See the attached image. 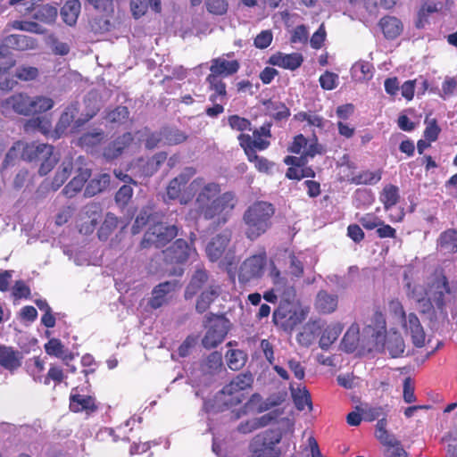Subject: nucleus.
Instances as JSON below:
<instances>
[{
  "mask_svg": "<svg viewBox=\"0 0 457 457\" xmlns=\"http://www.w3.org/2000/svg\"><path fill=\"white\" fill-rule=\"evenodd\" d=\"M21 158L27 162H40L38 174L47 175L59 162V154L52 145L45 143H26L23 145Z\"/></svg>",
  "mask_w": 457,
  "mask_h": 457,
  "instance_id": "5",
  "label": "nucleus"
},
{
  "mask_svg": "<svg viewBox=\"0 0 457 457\" xmlns=\"http://www.w3.org/2000/svg\"><path fill=\"white\" fill-rule=\"evenodd\" d=\"M12 28L35 34H43L45 32V29L36 21H15Z\"/></svg>",
  "mask_w": 457,
  "mask_h": 457,
  "instance_id": "63",
  "label": "nucleus"
},
{
  "mask_svg": "<svg viewBox=\"0 0 457 457\" xmlns=\"http://www.w3.org/2000/svg\"><path fill=\"white\" fill-rule=\"evenodd\" d=\"M404 348V341L401 335L394 333L387 338L385 337L384 347L379 352L386 350L392 358H398L403 353Z\"/></svg>",
  "mask_w": 457,
  "mask_h": 457,
  "instance_id": "45",
  "label": "nucleus"
},
{
  "mask_svg": "<svg viewBox=\"0 0 457 457\" xmlns=\"http://www.w3.org/2000/svg\"><path fill=\"white\" fill-rule=\"evenodd\" d=\"M228 123L232 129L237 131L244 132L245 130L252 129L251 121L248 119L241 117L237 114L228 116Z\"/></svg>",
  "mask_w": 457,
  "mask_h": 457,
  "instance_id": "60",
  "label": "nucleus"
},
{
  "mask_svg": "<svg viewBox=\"0 0 457 457\" xmlns=\"http://www.w3.org/2000/svg\"><path fill=\"white\" fill-rule=\"evenodd\" d=\"M167 161L166 152H158L151 158H139L137 161V166L140 176L151 177L156 173L160 167Z\"/></svg>",
  "mask_w": 457,
  "mask_h": 457,
  "instance_id": "21",
  "label": "nucleus"
},
{
  "mask_svg": "<svg viewBox=\"0 0 457 457\" xmlns=\"http://www.w3.org/2000/svg\"><path fill=\"white\" fill-rule=\"evenodd\" d=\"M110 184V175L107 173L100 174L97 178L89 180L85 189L87 196H94L104 191Z\"/></svg>",
  "mask_w": 457,
  "mask_h": 457,
  "instance_id": "51",
  "label": "nucleus"
},
{
  "mask_svg": "<svg viewBox=\"0 0 457 457\" xmlns=\"http://www.w3.org/2000/svg\"><path fill=\"white\" fill-rule=\"evenodd\" d=\"M240 64L237 60L228 61L224 58L218 57L211 61L210 74L217 78H225L237 72Z\"/></svg>",
  "mask_w": 457,
  "mask_h": 457,
  "instance_id": "24",
  "label": "nucleus"
},
{
  "mask_svg": "<svg viewBox=\"0 0 457 457\" xmlns=\"http://www.w3.org/2000/svg\"><path fill=\"white\" fill-rule=\"evenodd\" d=\"M79 112V103H71L62 112L59 120L57 121L54 132L57 137L63 135L71 124L74 121L75 116Z\"/></svg>",
  "mask_w": 457,
  "mask_h": 457,
  "instance_id": "36",
  "label": "nucleus"
},
{
  "mask_svg": "<svg viewBox=\"0 0 457 457\" xmlns=\"http://www.w3.org/2000/svg\"><path fill=\"white\" fill-rule=\"evenodd\" d=\"M222 289L219 283L212 282L208 287L203 289L196 298L195 311L199 314H203L209 310L212 303H213L221 295Z\"/></svg>",
  "mask_w": 457,
  "mask_h": 457,
  "instance_id": "17",
  "label": "nucleus"
},
{
  "mask_svg": "<svg viewBox=\"0 0 457 457\" xmlns=\"http://www.w3.org/2000/svg\"><path fill=\"white\" fill-rule=\"evenodd\" d=\"M73 170L71 158L64 159L59 166L55 175L51 182V188L54 191L58 190L71 176Z\"/></svg>",
  "mask_w": 457,
  "mask_h": 457,
  "instance_id": "43",
  "label": "nucleus"
},
{
  "mask_svg": "<svg viewBox=\"0 0 457 457\" xmlns=\"http://www.w3.org/2000/svg\"><path fill=\"white\" fill-rule=\"evenodd\" d=\"M379 200L386 211L395 206L400 200L399 187L393 184H386L379 194Z\"/></svg>",
  "mask_w": 457,
  "mask_h": 457,
  "instance_id": "44",
  "label": "nucleus"
},
{
  "mask_svg": "<svg viewBox=\"0 0 457 457\" xmlns=\"http://www.w3.org/2000/svg\"><path fill=\"white\" fill-rule=\"evenodd\" d=\"M179 234V228L175 225L166 226L157 222L148 228L141 240L142 248H162L175 238Z\"/></svg>",
  "mask_w": 457,
  "mask_h": 457,
  "instance_id": "9",
  "label": "nucleus"
},
{
  "mask_svg": "<svg viewBox=\"0 0 457 457\" xmlns=\"http://www.w3.org/2000/svg\"><path fill=\"white\" fill-rule=\"evenodd\" d=\"M222 355L220 352L211 353L200 364V370L203 374L213 376L221 371Z\"/></svg>",
  "mask_w": 457,
  "mask_h": 457,
  "instance_id": "40",
  "label": "nucleus"
},
{
  "mask_svg": "<svg viewBox=\"0 0 457 457\" xmlns=\"http://www.w3.org/2000/svg\"><path fill=\"white\" fill-rule=\"evenodd\" d=\"M338 305V296L336 294H328L325 290H320L316 296L315 308L323 314L334 312Z\"/></svg>",
  "mask_w": 457,
  "mask_h": 457,
  "instance_id": "34",
  "label": "nucleus"
},
{
  "mask_svg": "<svg viewBox=\"0 0 457 457\" xmlns=\"http://www.w3.org/2000/svg\"><path fill=\"white\" fill-rule=\"evenodd\" d=\"M437 245L448 253H457V230L448 228L443 231L437 239Z\"/></svg>",
  "mask_w": 457,
  "mask_h": 457,
  "instance_id": "48",
  "label": "nucleus"
},
{
  "mask_svg": "<svg viewBox=\"0 0 457 457\" xmlns=\"http://www.w3.org/2000/svg\"><path fill=\"white\" fill-rule=\"evenodd\" d=\"M54 106L52 98L46 96L30 97L29 102V115L45 112Z\"/></svg>",
  "mask_w": 457,
  "mask_h": 457,
  "instance_id": "54",
  "label": "nucleus"
},
{
  "mask_svg": "<svg viewBox=\"0 0 457 457\" xmlns=\"http://www.w3.org/2000/svg\"><path fill=\"white\" fill-rule=\"evenodd\" d=\"M322 325L319 320H310L303 327L296 337L297 342L303 346H310L316 337L320 334Z\"/></svg>",
  "mask_w": 457,
  "mask_h": 457,
  "instance_id": "32",
  "label": "nucleus"
},
{
  "mask_svg": "<svg viewBox=\"0 0 457 457\" xmlns=\"http://www.w3.org/2000/svg\"><path fill=\"white\" fill-rule=\"evenodd\" d=\"M277 404V402L263 400L260 394L255 393L253 394L248 401L245 403L244 413H261L270 410L271 407L276 406Z\"/></svg>",
  "mask_w": 457,
  "mask_h": 457,
  "instance_id": "37",
  "label": "nucleus"
},
{
  "mask_svg": "<svg viewBox=\"0 0 457 457\" xmlns=\"http://www.w3.org/2000/svg\"><path fill=\"white\" fill-rule=\"evenodd\" d=\"M379 26L381 27L384 36L388 39H395L403 30L402 21L394 16H385L381 18Z\"/></svg>",
  "mask_w": 457,
  "mask_h": 457,
  "instance_id": "41",
  "label": "nucleus"
},
{
  "mask_svg": "<svg viewBox=\"0 0 457 457\" xmlns=\"http://www.w3.org/2000/svg\"><path fill=\"white\" fill-rule=\"evenodd\" d=\"M402 321L406 332L411 334L412 344L418 348L423 347L425 345L426 334L417 315L411 312Z\"/></svg>",
  "mask_w": 457,
  "mask_h": 457,
  "instance_id": "20",
  "label": "nucleus"
},
{
  "mask_svg": "<svg viewBox=\"0 0 457 457\" xmlns=\"http://www.w3.org/2000/svg\"><path fill=\"white\" fill-rule=\"evenodd\" d=\"M271 122H265L253 130V135L241 133L237 137L239 145L243 148L247 160L254 163L259 172L270 173L274 163L267 158L257 154V151H264L270 145Z\"/></svg>",
  "mask_w": 457,
  "mask_h": 457,
  "instance_id": "2",
  "label": "nucleus"
},
{
  "mask_svg": "<svg viewBox=\"0 0 457 457\" xmlns=\"http://www.w3.org/2000/svg\"><path fill=\"white\" fill-rule=\"evenodd\" d=\"M342 332V327L339 324L329 325L324 329L321 328V336L320 338V347L328 350L330 345L338 338Z\"/></svg>",
  "mask_w": 457,
  "mask_h": 457,
  "instance_id": "49",
  "label": "nucleus"
},
{
  "mask_svg": "<svg viewBox=\"0 0 457 457\" xmlns=\"http://www.w3.org/2000/svg\"><path fill=\"white\" fill-rule=\"evenodd\" d=\"M263 105L267 114L278 122L287 120L291 114L289 108L280 101L269 99L263 102Z\"/></svg>",
  "mask_w": 457,
  "mask_h": 457,
  "instance_id": "38",
  "label": "nucleus"
},
{
  "mask_svg": "<svg viewBox=\"0 0 457 457\" xmlns=\"http://www.w3.org/2000/svg\"><path fill=\"white\" fill-rule=\"evenodd\" d=\"M294 402L295 407L299 411H303L306 406L310 411L312 409L311 395L305 388L303 391L300 390L297 394L294 395Z\"/></svg>",
  "mask_w": 457,
  "mask_h": 457,
  "instance_id": "62",
  "label": "nucleus"
},
{
  "mask_svg": "<svg viewBox=\"0 0 457 457\" xmlns=\"http://www.w3.org/2000/svg\"><path fill=\"white\" fill-rule=\"evenodd\" d=\"M191 189H195L194 210L199 217L205 220H216L218 224L228 222L237 203L233 191L221 193L220 184L205 182L203 177L191 181Z\"/></svg>",
  "mask_w": 457,
  "mask_h": 457,
  "instance_id": "1",
  "label": "nucleus"
},
{
  "mask_svg": "<svg viewBox=\"0 0 457 457\" xmlns=\"http://www.w3.org/2000/svg\"><path fill=\"white\" fill-rule=\"evenodd\" d=\"M424 124L426 125V128L423 134L426 140L428 142L436 141L441 132V128L439 127L436 119L426 116Z\"/></svg>",
  "mask_w": 457,
  "mask_h": 457,
  "instance_id": "57",
  "label": "nucleus"
},
{
  "mask_svg": "<svg viewBox=\"0 0 457 457\" xmlns=\"http://www.w3.org/2000/svg\"><path fill=\"white\" fill-rule=\"evenodd\" d=\"M45 350L48 355L62 359L67 366H69V361L74 359V354L69 349L65 348L62 341L58 338H51L45 345Z\"/></svg>",
  "mask_w": 457,
  "mask_h": 457,
  "instance_id": "35",
  "label": "nucleus"
},
{
  "mask_svg": "<svg viewBox=\"0 0 457 457\" xmlns=\"http://www.w3.org/2000/svg\"><path fill=\"white\" fill-rule=\"evenodd\" d=\"M253 383V377L250 372L237 375L228 384L216 395L215 402L219 408L228 409L242 403L246 397V390Z\"/></svg>",
  "mask_w": 457,
  "mask_h": 457,
  "instance_id": "4",
  "label": "nucleus"
},
{
  "mask_svg": "<svg viewBox=\"0 0 457 457\" xmlns=\"http://www.w3.org/2000/svg\"><path fill=\"white\" fill-rule=\"evenodd\" d=\"M360 341V328L357 323H353L342 340V345L347 353H353L358 346Z\"/></svg>",
  "mask_w": 457,
  "mask_h": 457,
  "instance_id": "50",
  "label": "nucleus"
},
{
  "mask_svg": "<svg viewBox=\"0 0 457 457\" xmlns=\"http://www.w3.org/2000/svg\"><path fill=\"white\" fill-rule=\"evenodd\" d=\"M280 439V435L270 429L255 436L251 444L252 454L249 457H278L280 451L276 445Z\"/></svg>",
  "mask_w": 457,
  "mask_h": 457,
  "instance_id": "10",
  "label": "nucleus"
},
{
  "mask_svg": "<svg viewBox=\"0 0 457 457\" xmlns=\"http://www.w3.org/2000/svg\"><path fill=\"white\" fill-rule=\"evenodd\" d=\"M81 4L79 0H69L60 10L62 21L68 26H74L80 13Z\"/></svg>",
  "mask_w": 457,
  "mask_h": 457,
  "instance_id": "39",
  "label": "nucleus"
},
{
  "mask_svg": "<svg viewBox=\"0 0 457 457\" xmlns=\"http://www.w3.org/2000/svg\"><path fill=\"white\" fill-rule=\"evenodd\" d=\"M51 129V122L45 117H36L30 119L25 123L26 131L38 130L42 134L46 135Z\"/></svg>",
  "mask_w": 457,
  "mask_h": 457,
  "instance_id": "56",
  "label": "nucleus"
},
{
  "mask_svg": "<svg viewBox=\"0 0 457 457\" xmlns=\"http://www.w3.org/2000/svg\"><path fill=\"white\" fill-rule=\"evenodd\" d=\"M70 409L73 412L85 411L87 415L98 410L96 398L91 395L71 394L70 396Z\"/></svg>",
  "mask_w": 457,
  "mask_h": 457,
  "instance_id": "25",
  "label": "nucleus"
},
{
  "mask_svg": "<svg viewBox=\"0 0 457 457\" xmlns=\"http://www.w3.org/2000/svg\"><path fill=\"white\" fill-rule=\"evenodd\" d=\"M179 287V282L177 280L165 281L160 283L154 287L152 291V296L148 301V304L153 309H158L165 304L168 301L167 295L175 291Z\"/></svg>",
  "mask_w": 457,
  "mask_h": 457,
  "instance_id": "22",
  "label": "nucleus"
},
{
  "mask_svg": "<svg viewBox=\"0 0 457 457\" xmlns=\"http://www.w3.org/2000/svg\"><path fill=\"white\" fill-rule=\"evenodd\" d=\"M162 253L166 263L184 264L195 253V249L186 240L179 238Z\"/></svg>",
  "mask_w": 457,
  "mask_h": 457,
  "instance_id": "12",
  "label": "nucleus"
},
{
  "mask_svg": "<svg viewBox=\"0 0 457 457\" xmlns=\"http://www.w3.org/2000/svg\"><path fill=\"white\" fill-rule=\"evenodd\" d=\"M229 320L224 315L210 312L205 315L204 327L207 331L202 339L205 349H212L221 344L228 332Z\"/></svg>",
  "mask_w": 457,
  "mask_h": 457,
  "instance_id": "7",
  "label": "nucleus"
},
{
  "mask_svg": "<svg viewBox=\"0 0 457 457\" xmlns=\"http://www.w3.org/2000/svg\"><path fill=\"white\" fill-rule=\"evenodd\" d=\"M387 420L382 418L377 422L375 436L385 446H386V457H407V453L401 445V443L386 430Z\"/></svg>",
  "mask_w": 457,
  "mask_h": 457,
  "instance_id": "11",
  "label": "nucleus"
},
{
  "mask_svg": "<svg viewBox=\"0 0 457 457\" xmlns=\"http://www.w3.org/2000/svg\"><path fill=\"white\" fill-rule=\"evenodd\" d=\"M163 143L167 145H176L184 143L187 135L176 128L164 127L162 129Z\"/></svg>",
  "mask_w": 457,
  "mask_h": 457,
  "instance_id": "52",
  "label": "nucleus"
},
{
  "mask_svg": "<svg viewBox=\"0 0 457 457\" xmlns=\"http://www.w3.org/2000/svg\"><path fill=\"white\" fill-rule=\"evenodd\" d=\"M352 70L359 79L368 80L373 76V66L369 62L359 61L353 64Z\"/></svg>",
  "mask_w": 457,
  "mask_h": 457,
  "instance_id": "58",
  "label": "nucleus"
},
{
  "mask_svg": "<svg viewBox=\"0 0 457 457\" xmlns=\"http://www.w3.org/2000/svg\"><path fill=\"white\" fill-rule=\"evenodd\" d=\"M90 176L89 169H79L78 174L64 187L62 193L68 198L75 196L81 191Z\"/></svg>",
  "mask_w": 457,
  "mask_h": 457,
  "instance_id": "33",
  "label": "nucleus"
},
{
  "mask_svg": "<svg viewBox=\"0 0 457 457\" xmlns=\"http://www.w3.org/2000/svg\"><path fill=\"white\" fill-rule=\"evenodd\" d=\"M206 82L209 85V89L212 93L209 96V101L212 104L220 101V103H226L228 98L227 85L221 78H217L214 75H208L206 77Z\"/></svg>",
  "mask_w": 457,
  "mask_h": 457,
  "instance_id": "31",
  "label": "nucleus"
},
{
  "mask_svg": "<svg viewBox=\"0 0 457 457\" xmlns=\"http://www.w3.org/2000/svg\"><path fill=\"white\" fill-rule=\"evenodd\" d=\"M133 193L134 191L130 185L121 186L114 196L116 204L121 209L125 208L132 199Z\"/></svg>",
  "mask_w": 457,
  "mask_h": 457,
  "instance_id": "59",
  "label": "nucleus"
},
{
  "mask_svg": "<svg viewBox=\"0 0 457 457\" xmlns=\"http://www.w3.org/2000/svg\"><path fill=\"white\" fill-rule=\"evenodd\" d=\"M195 174V168L186 167L177 177L172 179L166 187L168 198L177 200L182 205L189 204L194 199L195 189H191V182L189 184L188 182Z\"/></svg>",
  "mask_w": 457,
  "mask_h": 457,
  "instance_id": "6",
  "label": "nucleus"
},
{
  "mask_svg": "<svg viewBox=\"0 0 457 457\" xmlns=\"http://www.w3.org/2000/svg\"><path fill=\"white\" fill-rule=\"evenodd\" d=\"M57 17V6L49 4L39 5L33 14V18L35 20L48 25L54 24L56 21Z\"/></svg>",
  "mask_w": 457,
  "mask_h": 457,
  "instance_id": "46",
  "label": "nucleus"
},
{
  "mask_svg": "<svg viewBox=\"0 0 457 457\" xmlns=\"http://www.w3.org/2000/svg\"><path fill=\"white\" fill-rule=\"evenodd\" d=\"M129 8L132 16L139 19L145 15L149 10L155 13L162 12L161 0H129Z\"/></svg>",
  "mask_w": 457,
  "mask_h": 457,
  "instance_id": "28",
  "label": "nucleus"
},
{
  "mask_svg": "<svg viewBox=\"0 0 457 457\" xmlns=\"http://www.w3.org/2000/svg\"><path fill=\"white\" fill-rule=\"evenodd\" d=\"M209 275L206 270L197 269L191 277L188 285L186 287L184 297L190 300L202 291L204 286L208 282Z\"/></svg>",
  "mask_w": 457,
  "mask_h": 457,
  "instance_id": "29",
  "label": "nucleus"
},
{
  "mask_svg": "<svg viewBox=\"0 0 457 457\" xmlns=\"http://www.w3.org/2000/svg\"><path fill=\"white\" fill-rule=\"evenodd\" d=\"M274 213L275 208L270 203L256 201L251 204L243 214L246 238L254 241L265 234L272 225Z\"/></svg>",
  "mask_w": 457,
  "mask_h": 457,
  "instance_id": "3",
  "label": "nucleus"
},
{
  "mask_svg": "<svg viewBox=\"0 0 457 457\" xmlns=\"http://www.w3.org/2000/svg\"><path fill=\"white\" fill-rule=\"evenodd\" d=\"M383 170H364L351 178L350 182L354 185H376L382 179Z\"/></svg>",
  "mask_w": 457,
  "mask_h": 457,
  "instance_id": "47",
  "label": "nucleus"
},
{
  "mask_svg": "<svg viewBox=\"0 0 457 457\" xmlns=\"http://www.w3.org/2000/svg\"><path fill=\"white\" fill-rule=\"evenodd\" d=\"M129 116V111L126 106H117L114 110L108 113V120L113 123H124Z\"/></svg>",
  "mask_w": 457,
  "mask_h": 457,
  "instance_id": "64",
  "label": "nucleus"
},
{
  "mask_svg": "<svg viewBox=\"0 0 457 457\" xmlns=\"http://www.w3.org/2000/svg\"><path fill=\"white\" fill-rule=\"evenodd\" d=\"M450 294L451 288L447 278L444 274L436 276L429 286V296L439 311L445 310V296Z\"/></svg>",
  "mask_w": 457,
  "mask_h": 457,
  "instance_id": "13",
  "label": "nucleus"
},
{
  "mask_svg": "<svg viewBox=\"0 0 457 457\" xmlns=\"http://www.w3.org/2000/svg\"><path fill=\"white\" fill-rule=\"evenodd\" d=\"M386 335V317L378 307L374 311L370 324L364 327L362 330L363 337L367 338L369 350L380 351L384 347Z\"/></svg>",
  "mask_w": 457,
  "mask_h": 457,
  "instance_id": "8",
  "label": "nucleus"
},
{
  "mask_svg": "<svg viewBox=\"0 0 457 457\" xmlns=\"http://www.w3.org/2000/svg\"><path fill=\"white\" fill-rule=\"evenodd\" d=\"M0 59H4L3 65H0V90L9 91L13 87L14 81L7 76V73L15 66L16 61L4 43L0 44Z\"/></svg>",
  "mask_w": 457,
  "mask_h": 457,
  "instance_id": "19",
  "label": "nucleus"
},
{
  "mask_svg": "<svg viewBox=\"0 0 457 457\" xmlns=\"http://www.w3.org/2000/svg\"><path fill=\"white\" fill-rule=\"evenodd\" d=\"M227 363L230 370H239L242 369L246 361V354L244 351L239 349H232L227 353Z\"/></svg>",
  "mask_w": 457,
  "mask_h": 457,
  "instance_id": "53",
  "label": "nucleus"
},
{
  "mask_svg": "<svg viewBox=\"0 0 457 457\" xmlns=\"http://www.w3.org/2000/svg\"><path fill=\"white\" fill-rule=\"evenodd\" d=\"M118 223V218L113 213L108 212L105 215L104 222L99 228L98 237L101 240H106L108 237L116 229Z\"/></svg>",
  "mask_w": 457,
  "mask_h": 457,
  "instance_id": "55",
  "label": "nucleus"
},
{
  "mask_svg": "<svg viewBox=\"0 0 457 457\" xmlns=\"http://www.w3.org/2000/svg\"><path fill=\"white\" fill-rule=\"evenodd\" d=\"M15 78L22 81L35 79L38 76V69L32 66L21 65L16 69Z\"/></svg>",
  "mask_w": 457,
  "mask_h": 457,
  "instance_id": "61",
  "label": "nucleus"
},
{
  "mask_svg": "<svg viewBox=\"0 0 457 457\" xmlns=\"http://www.w3.org/2000/svg\"><path fill=\"white\" fill-rule=\"evenodd\" d=\"M30 96L24 93H18L11 96L1 104L3 112L12 110L21 115H29Z\"/></svg>",
  "mask_w": 457,
  "mask_h": 457,
  "instance_id": "23",
  "label": "nucleus"
},
{
  "mask_svg": "<svg viewBox=\"0 0 457 457\" xmlns=\"http://www.w3.org/2000/svg\"><path fill=\"white\" fill-rule=\"evenodd\" d=\"M272 321L274 325L284 330H291L297 322L296 312L293 309L292 304L279 303L272 313Z\"/></svg>",
  "mask_w": 457,
  "mask_h": 457,
  "instance_id": "15",
  "label": "nucleus"
},
{
  "mask_svg": "<svg viewBox=\"0 0 457 457\" xmlns=\"http://www.w3.org/2000/svg\"><path fill=\"white\" fill-rule=\"evenodd\" d=\"M105 138L104 131L101 129H95L83 133L79 138V145L87 150H93L100 145Z\"/></svg>",
  "mask_w": 457,
  "mask_h": 457,
  "instance_id": "42",
  "label": "nucleus"
},
{
  "mask_svg": "<svg viewBox=\"0 0 457 457\" xmlns=\"http://www.w3.org/2000/svg\"><path fill=\"white\" fill-rule=\"evenodd\" d=\"M102 216V208L99 204L91 203L87 204L83 210V217L82 219H87V221H85L80 227V232H84L85 234L91 233L96 228Z\"/></svg>",
  "mask_w": 457,
  "mask_h": 457,
  "instance_id": "27",
  "label": "nucleus"
},
{
  "mask_svg": "<svg viewBox=\"0 0 457 457\" xmlns=\"http://www.w3.org/2000/svg\"><path fill=\"white\" fill-rule=\"evenodd\" d=\"M23 353L12 346L0 345V366L13 373L22 365Z\"/></svg>",
  "mask_w": 457,
  "mask_h": 457,
  "instance_id": "18",
  "label": "nucleus"
},
{
  "mask_svg": "<svg viewBox=\"0 0 457 457\" xmlns=\"http://www.w3.org/2000/svg\"><path fill=\"white\" fill-rule=\"evenodd\" d=\"M231 237L232 231L226 228L212 238L206 247L207 256L212 262H216L222 257Z\"/></svg>",
  "mask_w": 457,
  "mask_h": 457,
  "instance_id": "16",
  "label": "nucleus"
},
{
  "mask_svg": "<svg viewBox=\"0 0 457 457\" xmlns=\"http://www.w3.org/2000/svg\"><path fill=\"white\" fill-rule=\"evenodd\" d=\"M3 43L8 50L9 48H12L17 51L35 49L37 46V41L36 38L20 34H12L6 36L4 38Z\"/></svg>",
  "mask_w": 457,
  "mask_h": 457,
  "instance_id": "26",
  "label": "nucleus"
},
{
  "mask_svg": "<svg viewBox=\"0 0 457 457\" xmlns=\"http://www.w3.org/2000/svg\"><path fill=\"white\" fill-rule=\"evenodd\" d=\"M266 265V258L262 255H253L247 258L241 265L239 278L242 281H250L260 278Z\"/></svg>",
  "mask_w": 457,
  "mask_h": 457,
  "instance_id": "14",
  "label": "nucleus"
},
{
  "mask_svg": "<svg viewBox=\"0 0 457 457\" xmlns=\"http://www.w3.org/2000/svg\"><path fill=\"white\" fill-rule=\"evenodd\" d=\"M303 56L300 54H281L278 53L270 57L269 62L274 66L295 71L303 63Z\"/></svg>",
  "mask_w": 457,
  "mask_h": 457,
  "instance_id": "30",
  "label": "nucleus"
}]
</instances>
